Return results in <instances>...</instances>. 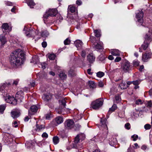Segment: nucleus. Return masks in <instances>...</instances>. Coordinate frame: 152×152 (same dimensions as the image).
Returning <instances> with one entry per match:
<instances>
[{
    "label": "nucleus",
    "instance_id": "nucleus-9",
    "mask_svg": "<svg viewBox=\"0 0 152 152\" xmlns=\"http://www.w3.org/2000/svg\"><path fill=\"white\" fill-rule=\"evenodd\" d=\"M143 16V13L142 10H139L138 12L136 14V17L137 19L138 22L142 25L143 22L142 18Z\"/></svg>",
    "mask_w": 152,
    "mask_h": 152
},
{
    "label": "nucleus",
    "instance_id": "nucleus-46",
    "mask_svg": "<svg viewBox=\"0 0 152 152\" xmlns=\"http://www.w3.org/2000/svg\"><path fill=\"white\" fill-rule=\"evenodd\" d=\"M151 126L149 124H147L144 126V128L146 130H148L151 129Z\"/></svg>",
    "mask_w": 152,
    "mask_h": 152
},
{
    "label": "nucleus",
    "instance_id": "nucleus-10",
    "mask_svg": "<svg viewBox=\"0 0 152 152\" xmlns=\"http://www.w3.org/2000/svg\"><path fill=\"white\" fill-rule=\"evenodd\" d=\"M106 119L104 118H101L100 120V122L101 124V126L102 127L104 128V131H105V137H106L107 134L108 132V128L106 124Z\"/></svg>",
    "mask_w": 152,
    "mask_h": 152
},
{
    "label": "nucleus",
    "instance_id": "nucleus-35",
    "mask_svg": "<svg viewBox=\"0 0 152 152\" xmlns=\"http://www.w3.org/2000/svg\"><path fill=\"white\" fill-rule=\"evenodd\" d=\"M140 64L139 61L137 60H134L132 62V64L134 66H138Z\"/></svg>",
    "mask_w": 152,
    "mask_h": 152
},
{
    "label": "nucleus",
    "instance_id": "nucleus-24",
    "mask_svg": "<svg viewBox=\"0 0 152 152\" xmlns=\"http://www.w3.org/2000/svg\"><path fill=\"white\" fill-rule=\"evenodd\" d=\"M55 121L57 124H60L63 122V119L61 117H58L55 119Z\"/></svg>",
    "mask_w": 152,
    "mask_h": 152
},
{
    "label": "nucleus",
    "instance_id": "nucleus-7",
    "mask_svg": "<svg viewBox=\"0 0 152 152\" xmlns=\"http://www.w3.org/2000/svg\"><path fill=\"white\" fill-rule=\"evenodd\" d=\"M145 41L144 43L142 45L141 48L144 50L146 49L148 46V41H151L152 40V34L149 36L148 34H146L145 37Z\"/></svg>",
    "mask_w": 152,
    "mask_h": 152
},
{
    "label": "nucleus",
    "instance_id": "nucleus-2",
    "mask_svg": "<svg viewBox=\"0 0 152 152\" xmlns=\"http://www.w3.org/2000/svg\"><path fill=\"white\" fill-rule=\"evenodd\" d=\"M23 93L22 91H18L16 94L15 98L6 94L4 99L6 102L15 105L17 104V102L20 103L22 101L23 99Z\"/></svg>",
    "mask_w": 152,
    "mask_h": 152
},
{
    "label": "nucleus",
    "instance_id": "nucleus-20",
    "mask_svg": "<svg viewBox=\"0 0 152 152\" xmlns=\"http://www.w3.org/2000/svg\"><path fill=\"white\" fill-rule=\"evenodd\" d=\"M93 47L96 50L102 49L103 48V43L100 42V43H97L96 45H94Z\"/></svg>",
    "mask_w": 152,
    "mask_h": 152
},
{
    "label": "nucleus",
    "instance_id": "nucleus-34",
    "mask_svg": "<svg viewBox=\"0 0 152 152\" xmlns=\"http://www.w3.org/2000/svg\"><path fill=\"white\" fill-rule=\"evenodd\" d=\"M30 110L31 112L35 113L37 112L38 108L36 105H33L31 107Z\"/></svg>",
    "mask_w": 152,
    "mask_h": 152
},
{
    "label": "nucleus",
    "instance_id": "nucleus-64",
    "mask_svg": "<svg viewBox=\"0 0 152 152\" xmlns=\"http://www.w3.org/2000/svg\"><path fill=\"white\" fill-rule=\"evenodd\" d=\"M18 81L19 80L18 79H17L15 80L14 81L13 84H15V85H17L18 84Z\"/></svg>",
    "mask_w": 152,
    "mask_h": 152
},
{
    "label": "nucleus",
    "instance_id": "nucleus-47",
    "mask_svg": "<svg viewBox=\"0 0 152 152\" xmlns=\"http://www.w3.org/2000/svg\"><path fill=\"white\" fill-rule=\"evenodd\" d=\"M25 145L28 148L31 147L32 145V144L31 143L27 141L25 143Z\"/></svg>",
    "mask_w": 152,
    "mask_h": 152
},
{
    "label": "nucleus",
    "instance_id": "nucleus-31",
    "mask_svg": "<svg viewBox=\"0 0 152 152\" xmlns=\"http://www.w3.org/2000/svg\"><path fill=\"white\" fill-rule=\"evenodd\" d=\"M36 127L37 131L38 130V131L43 129L45 128V126L44 125H39L38 124H37Z\"/></svg>",
    "mask_w": 152,
    "mask_h": 152
},
{
    "label": "nucleus",
    "instance_id": "nucleus-52",
    "mask_svg": "<svg viewBox=\"0 0 152 152\" xmlns=\"http://www.w3.org/2000/svg\"><path fill=\"white\" fill-rule=\"evenodd\" d=\"M138 136L137 135H134L132 136V138H133V141H136L138 138Z\"/></svg>",
    "mask_w": 152,
    "mask_h": 152
},
{
    "label": "nucleus",
    "instance_id": "nucleus-25",
    "mask_svg": "<svg viewBox=\"0 0 152 152\" xmlns=\"http://www.w3.org/2000/svg\"><path fill=\"white\" fill-rule=\"evenodd\" d=\"M41 35L42 37H47L49 36V33L46 30L42 31L41 33Z\"/></svg>",
    "mask_w": 152,
    "mask_h": 152
},
{
    "label": "nucleus",
    "instance_id": "nucleus-38",
    "mask_svg": "<svg viewBox=\"0 0 152 152\" xmlns=\"http://www.w3.org/2000/svg\"><path fill=\"white\" fill-rule=\"evenodd\" d=\"M98 59L99 60L102 61L105 59V57L103 54H101L99 56Z\"/></svg>",
    "mask_w": 152,
    "mask_h": 152
},
{
    "label": "nucleus",
    "instance_id": "nucleus-21",
    "mask_svg": "<svg viewBox=\"0 0 152 152\" xmlns=\"http://www.w3.org/2000/svg\"><path fill=\"white\" fill-rule=\"evenodd\" d=\"M111 53L113 55L115 56H119L120 55V52L117 49L113 50Z\"/></svg>",
    "mask_w": 152,
    "mask_h": 152
},
{
    "label": "nucleus",
    "instance_id": "nucleus-27",
    "mask_svg": "<svg viewBox=\"0 0 152 152\" xmlns=\"http://www.w3.org/2000/svg\"><path fill=\"white\" fill-rule=\"evenodd\" d=\"M119 86L121 89H126L127 87V85H126L125 82L123 81H122V83L120 84Z\"/></svg>",
    "mask_w": 152,
    "mask_h": 152
},
{
    "label": "nucleus",
    "instance_id": "nucleus-18",
    "mask_svg": "<svg viewBox=\"0 0 152 152\" xmlns=\"http://www.w3.org/2000/svg\"><path fill=\"white\" fill-rule=\"evenodd\" d=\"M20 112L19 111L16 110L12 111L11 112V115L13 118H17L19 116Z\"/></svg>",
    "mask_w": 152,
    "mask_h": 152
},
{
    "label": "nucleus",
    "instance_id": "nucleus-16",
    "mask_svg": "<svg viewBox=\"0 0 152 152\" xmlns=\"http://www.w3.org/2000/svg\"><path fill=\"white\" fill-rule=\"evenodd\" d=\"M87 60L89 63H92L95 61V57L92 53H91L87 56Z\"/></svg>",
    "mask_w": 152,
    "mask_h": 152
},
{
    "label": "nucleus",
    "instance_id": "nucleus-37",
    "mask_svg": "<svg viewBox=\"0 0 152 152\" xmlns=\"http://www.w3.org/2000/svg\"><path fill=\"white\" fill-rule=\"evenodd\" d=\"M33 59L34 61L35 62V63L37 64L39 62V60L37 56H35L33 58Z\"/></svg>",
    "mask_w": 152,
    "mask_h": 152
},
{
    "label": "nucleus",
    "instance_id": "nucleus-44",
    "mask_svg": "<svg viewBox=\"0 0 152 152\" xmlns=\"http://www.w3.org/2000/svg\"><path fill=\"white\" fill-rule=\"evenodd\" d=\"M87 50L86 49L82 51L81 54V55L83 57L85 58V57Z\"/></svg>",
    "mask_w": 152,
    "mask_h": 152
},
{
    "label": "nucleus",
    "instance_id": "nucleus-61",
    "mask_svg": "<svg viewBox=\"0 0 152 152\" xmlns=\"http://www.w3.org/2000/svg\"><path fill=\"white\" fill-rule=\"evenodd\" d=\"M42 45L43 48H45L47 46V42H43L42 43Z\"/></svg>",
    "mask_w": 152,
    "mask_h": 152
},
{
    "label": "nucleus",
    "instance_id": "nucleus-36",
    "mask_svg": "<svg viewBox=\"0 0 152 152\" xmlns=\"http://www.w3.org/2000/svg\"><path fill=\"white\" fill-rule=\"evenodd\" d=\"M68 8L69 9L70 11L72 13L75 12L76 10V8L74 6H69L68 7Z\"/></svg>",
    "mask_w": 152,
    "mask_h": 152
},
{
    "label": "nucleus",
    "instance_id": "nucleus-53",
    "mask_svg": "<svg viewBox=\"0 0 152 152\" xmlns=\"http://www.w3.org/2000/svg\"><path fill=\"white\" fill-rule=\"evenodd\" d=\"M98 86L99 87H102L104 86V84L102 81H100L98 82Z\"/></svg>",
    "mask_w": 152,
    "mask_h": 152
},
{
    "label": "nucleus",
    "instance_id": "nucleus-8",
    "mask_svg": "<svg viewBox=\"0 0 152 152\" xmlns=\"http://www.w3.org/2000/svg\"><path fill=\"white\" fill-rule=\"evenodd\" d=\"M24 31H25V32L26 36L28 37H32L33 39L35 37V35L36 34V32L32 29H28L26 27H25Z\"/></svg>",
    "mask_w": 152,
    "mask_h": 152
},
{
    "label": "nucleus",
    "instance_id": "nucleus-23",
    "mask_svg": "<svg viewBox=\"0 0 152 152\" xmlns=\"http://www.w3.org/2000/svg\"><path fill=\"white\" fill-rule=\"evenodd\" d=\"M109 143L112 146H114L117 143V140L115 138H113L112 139H109Z\"/></svg>",
    "mask_w": 152,
    "mask_h": 152
},
{
    "label": "nucleus",
    "instance_id": "nucleus-50",
    "mask_svg": "<svg viewBox=\"0 0 152 152\" xmlns=\"http://www.w3.org/2000/svg\"><path fill=\"white\" fill-rule=\"evenodd\" d=\"M90 39L91 41L93 43H94L96 41V38L94 37H90Z\"/></svg>",
    "mask_w": 152,
    "mask_h": 152
},
{
    "label": "nucleus",
    "instance_id": "nucleus-30",
    "mask_svg": "<svg viewBox=\"0 0 152 152\" xmlns=\"http://www.w3.org/2000/svg\"><path fill=\"white\" fill-rule=\"evenodd\" d=\"M88 85L90 88H93L96 87V84L94 81H89Z\"/></svg>",
    "mask_w": 152,
    "mask_h": 152
},
{
    "label": "nucleus",
    "instance_id": "nucleus-29",
    "mask_svg": "<svg viewBox=\"0 0 152 152\" xmlns=\"http://www.w3.org/2000/svg\"><path fill=\"white\" fill-rule=\"evenodd\" d=\"M50 14H49L47 11H46V13L44 14L43 18L44 21L45 23V21H46L47 19L48 18V17L50 16Z\"/></svg>",
    "mask_w": 152,
    "mask_h": 152
},
{
    "label": "nucleus",
    "instance_id": "nucleus-32",
    "mask_svg": "<svg viewBox=\"0 0 152 152\" xmlns=\"http://www.w3.org/2000/svg\"><path fill=\"white\" fill-rule=\"evenodd\" d=\"M59 75L62 79H64L66 77V75L63 71L60 72Z\"/></svg>",
    "mask_w": 152,
    "mask_h": 152
},
{
    "label": "nucleus",
    "instance_id": "nucleus-15",
    "mask_svg": "<svg viewBox=\"0 0 152 152\" xmlns=\"http://www.w3.org/2000/svg\"><path fill=\"white\" fill-rule=\"evenodd\" d=\"M49 14H50V16L53 17L56 16L57 13V10L56 9H50L47 11Z\"/></svg>",
    "mask_w": 152,
    "mask_h": 152
},
{
    "label": "nucleus",
    "instance_id": "nucleus-39",
    "mask_svg": "<svg viewBox=\"0 0 152 152\" xmlns=\"http://www.w3.org/2000/svg\"><path fill=\"white\" fill-rule=\"evenodd\" d=\"M104 73L102 72H99L96 73L97 76L99 77H102L104 75Z\"/></svg>",
    "mask_w": 152,
    "mask_h": 152
},
{
    "label": "nucleus",
    "instance_id": "nucleus-28",
    "mask_svg": "<svg viewBox=\"0 0 152 152\" xmlns=\"http://www.w3.org/2000/svg\"><path fill=\"white\" fill-rule=\"evenodd\" d=\"M53 141L54 144H57L59 141V138L57 136H55L53 138Z\"/></svg>",
    "mask_w": 152,
    "mask_h": 152
},
{
    "label": "nucleus",
    "instance_id": "nucleus-33",
    "mask_svg": "<svg viewBox=\"0 0 152 152\" xmlns=\"http://www.w3.org/2000/svg\"><path fill=\"white\" fill-rule=\"evenodd\" d=\"M95 36L96 37H99L101 36L100 31L98 30H94Z\"/></svg>",
    "mask_w": 152,
    "mask_h": 152
},
{
    "label": "nucleus",
    "instance_id": "nucleus-48",
    "mask_svg": "<svg viewBox=\"0 0 152 152\" xmlns=\"http://www.w3.org/2000/svg\"><path fill=\"white\" fill-rule=\"evenodd\" d=\"M152 103L151 101H150L147 102L146 103V105L148 107H151Z\"/></svg>",
    "mask_w": 152,
    "mask_h": 152
},
{
    "label": "nucleus",
    "instance_id": "nucleus-40",
    "mask_svg": "<svg viewBox=\"0 0 152 152\" xmlns=\"http://www.w3.org/2000/svg\"><path fill=\"white\" fill-rule=\"evenodd\" d=\"M56 57V56L53 54H50L48 56V58L50 60H53Z\"/></svg>",
    "mask_w": 152,
    "mask_h": 152
},
{
    "label": "nucleus",
    "instance_id": "nucleus-26",
    "mask_svg": "<svg viewBox=\"0 0 152 152\" xmlns=\"http://www.w3.org/2000/svg\"><path fill=\"white\" fill-rule=\"evenodd\" d=\"M0 40L2 45L4 44L6 42L5 37L2 35H0Z\"/></svg>",
    "mask_w": 152,
    "mask_h": 152
},
{
    "label": "nucleus",
    "instance_id": "nucleus-17",
    "mask_svg": "<svg viewBox=\"0 0 152 152\" xmlns=\"http://www.w3.org/2000/svg\"><path fill=\"white\" fill-rule=\"evenodd\" d=\"M75 46L78 50L81 49L82 48L83 45L82 42L80 40H76L74 42Z\"/></svg>",
    "mask_w": 152,
    "mask_h": 152
},
{
    "label": "nucleus",
    "instance_id": "nucleus-41",
    "mask_svg": "<svg viewBox=\"0 0 152 152\" xmlns=\"http://www.w3.org/2000/svg\"><path fill=\"white\" fill-rule=\"evenodd\" d=\"M117 108L116 105L114 104L113 105L112 107L110 108L109 111H111L112 112L114 111Z\"/></svg>",
    "mask_w": 152,
    "mask_h": 152
},
{
    "label": "nucleus",
    "instance_id": "nucleus-63",
    "mask_svg": "<svg viewBox=\"0 0 152 152\" xmlns=\"http://www.w3.org/2000/svg\"><path fill=\"white\" fill-rule=\"evenodd\" d=\"M50 117V115L49 114H47L46 115V119H49Z\"/></svg>",
    "mask_w": 152,
    "mask_h": 152
},
{
    "label": "nucleus",
    "instance_id": "nucleus-11",
    "mask_svg": "<svg viewBox=\"0 0 152 152\" xmlns=\"http://www.w3.org/2000/svg\"><path fill=\"white\" fill-rule=\"evenodd\" d=\"M151 53L150 51H146L144 54L142 55V59L144 62H146L149 58H151Z\"/></svg>",
    "mask_w": 152,
    "mask_h": 152
},
{
    "label": "nucleus",
    "instance_id": "nucleus-42",
    "mask_svg": "<svg viewBox=\"0 0 152 152\" xmlns=\"http://www.w3.org/2000/svg\"><path fill=\"white\" fill-rule=\"evenodd\" d=\"M5 108V107L4 106L2 105H0V113L2 114Z\"/></svg>",
    "mask_w": 152,
    "mask_h": 152
},
{
    "label": "nucleus",
    "instance_id": "nucleus-43",
    "mask_svg": "<svg viewBox=\"0 0 152 152\" xmlns=\"http://www.w3.org/2000/svg\"><path fill=\"white\" fill-rule=\"evenodd\" d=\"M70 40L69 38H67L64 41V43L65 45H68L70 44Z\"/></svg>",
    "mask_w": 152,
    "mask_h": 152
},
{
    "label": "nucleus",
    "instance_id": "nucleus-22",
    "mask_svg": "<svg viewBox=\"0 0 152 152\" xmlns=\"http://www.w3.org/2000/svg\"><path fill=\"white\" fill-rule=\"evenodd\" d=\"M27 4L31 8H33L35 4L33 0H26Z\"/></svg>",
    "mask_w": 152,
    "mask_h": 152
},
{
    "label": "nucleus",
    "instance_id": "nucleus-51",
    "mask_svg": "<svg viewBox=\"0 0 152 152\" xmlns=\"http://www.w3.org/2000/svg\"><path fill=\"white\" fill-rule=\"evenodd\" d=\"M41 65L42 66V68L43 69H45L47 66L45 62H43L41 63Z\"/></svg>",
    "mask_w": 152,
    "mask_h": 152
},
{
    "label": "nucleus",
    "instance_id": "nucleus-56",
    "mask_svg": "<svg viewBox=\"0 0 152 152\" xmlns=\"http://www.w3.org/2000/svg\"><path fill=\"white\" fill-rule=\"evenodd\" d=\"M42 137L43 138L45 137L46 138H47L48 137V134L46 132H44L42 134Z\"/></svg>",
    "mask_w": 152,
    "mask_h": 152
},
{
    "label": "nucleus",
    "instance_id": "nucleus-13",
    "mask_svg": "<svg viewBox=\"0 0 152 152\" xmlns=\"http://www.w3.org/2000/svg\"><path fill=\"white\" fill-rule=\"evenodd\" d=\"M74 121L71 120H68L66 121V127L68 129H70L74 126Z\"/></svg>",
    "mask_w": 152,
    "mask_h": 152
},
{
    "label": "nucleus",
    "instance_id": "nucleus-14",
    "mask_svg": "<svg viewBox=\"0 0 152 152\" xmlns=\"http://www.w3.org/2000/svg\"><path fill=\"white\" fill-rule=\"evenodd\" d=\"M2 28L4 32L10 31L11 29L10 28V27L7 23H3L2 26Z\"/></svg>",
    "mask_w": 152,
    "mask_h": 152
},
{
    "label": "nucleus",
    "instance_id": "nucleus-55",
    "mask_svg": "<svg viewBox=\"0 0 152 152\" xmlns=\"http://www.w3.org/2000/svg\"><path fill=\"white\" fill-rule=\"evenodd\" d=\"M125 127L128 129H130V124L129 123H127L125 124Z\"/></svg>",
    "mask_w": 152,
    "mask_h": 152
},
{
    "label": "nucleus",
    "instance_id": "nucleus-49",
    "mask_svg": "<svg viewBox=\"0 0 152 152\" xmlns=\"http://www.w3.org/2000/svg\"><path fill=\"white\" fill-rule=\"evenodd\" d=\"M136 104L137 105L141 104H142V101L140 99H138L136 101Z\"/></svg>",
    "mask_w": 152,
    "mask_h": 152
},
{
    "label": "nucleus",
    "instance_id": "nucleus-5",
    "mask_svg": "<svg viewBox=\"0 0 152 152\" xmlns=\"http://www.w3.org/2000/svg\"><path fill=\"white\" fill-rule=\"evenodd\" d=\"M103 99L100 98L93 102L91 104V107L94 110H98L103 105Z\"/></svg>",
    "mask_w": 152,
    "mask_h": 152
},
{
    "label": "nucleus",
    "instance_id": "nucleus-45",
    "mask_svg": "<svg viewBox=\"0 0 152 152\" xmlns=\"http://www.w3.org/2000/svg\"><path fill=\"white\" fill-rule=\"evenodd\" d=\"M140 82V80H137L135 81H134L132 82V83L134 85H138Z\"/></svg>",
    "mask_w": 152,
    "mask_h": 152
},
{
    "label": "nucleus",
    "instance_id": "nucleus-3",
    "mask_svg": "<svg viewBox=\"0 0 152 152\" xmlns=\"http://www.w3.org/2000/svg\"><path fill=\"white\" fill-rule=\"evenodd\" d=\"M85 138V135L83 134H78L75 137V140L72 144V145L70 147H69V149H70L72 148H79V145L78 143L79 142L80 140H83ZM68 149V148H67Z\"/></svg>",
    "mask_w": 152,
    "mask_h": 152
},
{
    "label": "nucleus",
    "instance_id": "nucleus-54",
    "mask_svg": "<svg viewBox=\"0 0 152 152\" xmlns=\"http://www.w3.org/2000/svg\"><path fill=\"white\" fill-rule=\"evenodd\" d=\"M121 60V58L120 57H117L115 59L114 61L115 62H118Z\"/></svg>",
    "mask_w": 152,
    "mask_h": 152
},
{
    "label": "nucleus",
    "instance_id": "nucleus-58",
    "mask_svg": "<svg viewBox=\"0 0 152 152\" xmlns=\"http://www.w3.org/2000/svg\"><path fill=\"white\" fill-rule=\"evenodd\" d=\"M76 3L78 5H80L82 4V2L80 0H77L76 1Z\"/></svg>",
    "mask_w": 152,
    "mask_h": 152
},
{
    "label": "nucleus",
    "instance_id": "nucleus-59",
    "mask_svg": "<svg viewBox=\"0 0 152 152\" xmlns=\"http://www.w3.org/2000/svg\"><path fill=\"white\" fill-rule=\"evenodd\" d=\"M115 99L117 101L119 102L121 100V98L119 95H117L115 96Z\"/></svg>",
    "mask_w": 152,
    "mask_h": 152
},
{
    "label": "nucleus",
    "instance_id": "nucleus-12",
    "mask_svg": "<svg viewBox=\"0 0 152 152\" xmlns=\"http://www.w3.org/2000/svg\"><path fill=\"white\" fill-rule=\"evenodd\" d=\"M52 95L50 93L44 94L42 96V99L44 101L46 102H49L51 99Z\"/></svg>",
    "mask_w": 152,
    "mask_h": 152
},
{
    "label": "nucleus",
    "instance_id": "nucleus-62",
    "mask_svg": "<svg viewBox=\"0 0 152 152\" xmlns=\"http://www.w3.org/2000/svg\"><path fill=\"white\" fill-rule=\"evenodd\" d=\"M6 84L4 83L2 86H1L0 87V91H1V90H3L4 87L6 86Z\"/></svg>",
    "mask_w": 152,
    "mask_h": 152
},
{
    "label": "nucleus",
    "instance_id": "nucleus-6",
    "mask_svg": "<svg viewBox=\"0 0 152 152\" xmlns=\"http://www.w3.org/2000/svg\"><path fill=\"white\" fill-rule=\"evenodd\" d=\"M121 68L124 72H129L132 69V66L128 61H126L122 64Z\"/></svg>",
    "mask_w": 152,
    "mask_h": 152
},
{
    "label": "nucleus",
    "instance_id": "nucleus-4",
    "mask_svg": "<svg viewBox=\"0 0 152 152\" xmlns=\"http://www.w3.org/2000/svg\"><path fill=\"white\" fill-rule=\"evenodd\" d=\"M60 105L59 108L56 109V112L59 114H65L69 112V110L65 108L66 101L65 99L60 102Z\"/></svg>",
    "mask_w": 152,
    "mask_h": 152
},
{
    "label": "nucleus",
    "instance_id": "nucleus-1",
    "mask_svg": "<svg viewBox=\"0 0 152 152\" xmlns=\"http://www.w3.org/2000/svg\"><path fill=\"white\" fill-rule=\"evenodd\" d=\"M25 54L20 49H18L11 54L10 62L14 67L18 65L24 58Z\"/></svg>",
    "mask_w": 152,
    "mask_h": 152
},
{
    "label": "nucleus",
    "instance_id": "nucleus-60",
    "mask_svg": "<svg viewBox=\"0 0 152 152\" xmlns=\"http://www.w3.org/2000/svg\"><path fill=\"white\" fill-rule=\"evenodd\" d=\"M69 22H70V23L72 24H74L75 23V19H70L69 20H68Z\"/></svg>",
    "mask_w": 152,
    "mask_h": 152
},
{
    "label": "nucleus",
    "instance_id": "nucleus-19",
    "mask_svg": "<svg viewBox=\"0 0 152 152\" xmlns=\"http://www.w3.org/2000/svg\"><path fill=\"white\" fill-rule=\"evenodd\" d=\"M75 68L74 67H72L70 68L69 71L68 72V75L70 77L74 76L75 75Z\"/></svg>",
    "mask_w": 152,
    "mask_h": 152
},
{
    "label": "nucleus",
    "instance_id": "nucleus-57",
    "mask_svg": "<svg viewBox=\"0 0 152 152\" xmlns=\"http://www.w3.org/2000/svg\"><path fill=\"white\" fill-rule=\"evenodd\" d=\"M12 125V126L15 127H17L18 126V125L17 124V122L16 121H15L13 122Z\"/></svg>",
    "mask_w": 152,
    "mask_h": 152
}]
</instances>
